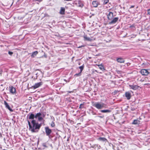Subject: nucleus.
<instances>
[{"mask_svg": "<svg viewBox=\"0 0 150 150\" xmlns=\"http://www.w3.org/2000/svg\"><path fill=\"white\" fill-rule=\"evenodd\" d=\"M84 68V66L83 65H82V66H80L79 67V68L80 69V72H82V70H83Z\"/></svg>", "mask_w": 150, "mask_h": 150, "instance_id": "23", "label": "nucleus"}, {"mask_svg": "<svg viewBox=\"0 0 150 150\" xmlns=\"http://www.w3.org/2000/svg\"><path fill=\"white\" fill-rule=\"evenodd\" d=\"M108 19L109 20H111L113 17V13L111 12H110L107 15Z\"/></svg>", "mask_w": 150, "mask_h": 150, "instance_id": "8", "label": "nucleus"}, {"mask_svg": "<svg viewBox=\"0 0 150 150\" xmlns=\"http://www.w3.org/2000/svg\"><path fill=\"white\" fill-rule=\"evenodd\" d=\"M98 140L102 141H105L106 140V139L104 137H100L98 138Z\"/></svg>", "mask_w": 150, "mask_h": 150, "instance_id": "22", "label": "nucleus"}, {"mask_svg": "<svg viewBox=\"0 0 150 150\" xmlns=\"http://www.w3.org/2000/svg\"><path fill=\"white\" fill-rule=\"evenodd\" d=\"M134 6H132L131 7V8H134Z\"/></svg>", "mask_w": 150, "mask_h": 150, "instance_id": "38", "label": "nucleus"}, {"mask_svg": "<svg viewBox=\"0 0 150 150\" xmlns=\"http://www.w3.org/2000/svg\"><path fill=\"white\" fill-rule=\"evenodd\" d=\"M147 12L150 15V9L147 10Z\"/></svg>", "mask_w": 150, "mask_h": 150, "instance_id": "32", "label": "nucleus"}, {"mask_svg": "<svg viewBox=\"0 0 150 150\" xmlns=\"http://www.w3.org/2000/svg\"><path fill=\"white\" fill-rule=\"evenodd\" d=\"M125 97L127 100H129L131 97V93L129 92H126L125 93Z\"/></svg>", "mask_w": 150, "mask_h": 150, "instance_id": "12", "label": "nucleus"}, {"mask_svg": "<svg viewBox=\"0 0 150 150\" xmlns=\"http://www.w3.org/2000/svg\"><path fill=\"white\" fill-rule=\"evenodd\" d=\"M100 111L102 113H108L111 112V110H102Z\"/></svg>", "mask_w": 150, "mask_h": 150, "instance_id": "16", "label": "nucleus"}, {"mask_svg": "<svg viewBox=\"0 0 150 150\" xmlns=\"http://www.w3.org/2000/svg\"><path fill=\"white\" fill-rule=\"evenodd\" d=\"M28 122L29 127V129L32 132H38L41 126V123L39 124L34 120H32L31 121V124L28 120Z\"/></svg>", "mask_w": 150, "mask_h": 150, "instance_id": "1", "label": "nucleus"}, {"mask_svg": "<svg viewBox=\"0 0 150 150\" xmlns=\"http://www.w3.org/2000/svg\"><path fill=\"white\" fill-rule=\"evenodd\" d=\"M45 129L46 135L48 136L50 138V135L52 132L51 129H50L48 127H45Z\"/></svg>", "mask_w": 150, "mask_h": 150, "instance_id": "3", "label": "nucleus"}, {"mask_svg": "<svg viewBox=\"0 0 150 150\" xmlns=\"http://www.w3.org/2000/svg\"><path fill=\"white\" fill-rule=\"evenodd\" d=\"M109 2L108 0H105L104 1L103 4L104 5H105L106 4H107L108 2Z\"/></svg>", "mask_w": 150, "mask_h": 150, "instance_id": "25", "label": "nucleus"}, {"mask_svg": "<svg viewBox=\"0 0 150 150\" xmlns=\"http://www.w3.org/2000/svg\"><path fill=\"white\" fill-rule=\"evenodd\" d=\"M92 114H93V115H96V113H95V112H93V111H92Z\"/></svg>", "mask_w": 150, "mask_h": 150, "instance_id": "34", "label": "nucleus"}, {"mask_svg": "<svg viewBox=\"0 0 150 150\" xmlns=\"http://www.w3.org/2000/svg\"><path fill=\"white\" fill-rule=\"evenodd\" d=\"M84 45H81V46H80L79 47H78V48H81L82 47H84Z\"/></svg>", "mask_w": 150, "mask_h": 150, "instance_id": "33", "label": "nucleus"}, {"mask_svg": "<svg viewBox=\"0 0 150 150\" xmlns=\"http://www.w3.org/2000/svg\"><path fill=\"white\" fill-rule=\"evenodd\" d=\"M34 118H38V117L37 116L36 114V115H35Z\"/></svg>", "mask_w": 150, "mask_h": 150, "instance_id": "36", "label": "nucleus"}, {"mask_svg": "<svg viewBox=\"0 0 150 150\" xmlns=\"http://www.w3.org/2000/svg\"><path fill=\"white\" fill-rule=\"evenodd\" d=\"M98 66L99 67V68L102 70L103 71L105 70L103 66V65H98Z\"/></svg>", "mask_w": 150, "mask_h": 150, "instance_id": "21", "label": "nucleus"}, {"mask_svg": "<svg viewBox=\"0 0 150 150\" xmlns=\"http://www.w3.org/2000/svg\"><path fill=\"white\" fill-rule=\"evenodd\" d=\"M118 17H115L110 22H109V24H115L118 21Z\"/></svg>", "mask_w": 150, "mask_h": 150, "instance_id": "6", "label": "nucleus"}, {"mask_svg": "<svg viewBox=\"0 0 150 150\" xmlns=\"http://www.w3.org/2000/svg\"><path fill=\"white\" fill-rule=\"evenodd\" d=\"M36 115H37V116H38V117H41V116L42 115L41 114L40 112H39V113H37Z\"/></svg>", "mask_w": 150, "mask_h": 150, "instance_id": "28", "label": "nucleus"}, {"mask_svg": "<svg viewBox=\"0 0 150 150\" xmlns=\"http://www.w3.org/2000/svg\"><path fill=\"white\" fill-rule=\"evenodd\" d=\"M140 73L142 75L144 76H147L149 73L147 70L144 69H141Z\"/></svg>", "mask_w": 150, "mask_h": 150, "instance_id": "4", "label": "nucleus"}, {"mask_svg": "<svg viewBox=\"0 0 150 150\" xmlns=\"http://www.w3.org/2000/svg\"><path fill=\"white\" fill-rule=\"evenodd\" d=\"M81 72H80L78 74H76L74 75V76H80L81 75Z\"/></svg>", "mask_w": 150, "mask_h": 150, "instance_id": "24", "label": "nucleus"}, {"mask_svg": "<svg viewBox=\"0 0 150 150\" xmlns=\"http://www.w3.org/2000/svg\"><path fill=\"white\" fill-rule=\"evenodd\" d=\"M42 145L44 147L47 148L48 147L46 145V143H45L42 144Z\"/></svg>", "mask_w": 150, "mask_h": 150, "instance_id": "27", "label": "nucleus"}, {"mask_svg": "<svg viewBox=\"0 0 150 150\" xmlns=\"http://www.w3.org/2000/svg\"><path fill=\"white\" fill-rule=\"evenodd\" d=\"M51 125L52 127H54L55 126V124L54 122H52L51 124Z\"/></svg>", "mask_w": 150, "mask_h": 150, "instance_id": "29", "label": "nucleus"}, {"mask_svg": "<svg viewBox=\"0 0 150 150\" xmlns=\"http://www.w3.org/2000/svg\"><path fill=\"white\" fill-rule=\"evenodd\" d=\"M38 52L37 51L33 52L31 55V57H34L37 55V54H38Z\"/></svg>", "mask_w": 150, "mask_h": 150, "instance_id": "20", "label": "nucleus"}, {"mask_svg": "<svg viewBox=\"0 0 150 150\" xmlns=\"http://www.w3.org/2000/svg\"><path fill=\"white\" fill-rule=\"evenodd\" d=\"M2 71H0V74H2Z\"/></svg>", "mask_w": 150, "mask_h": 150, "instance_id": "39", "label": "nucleus"}, {"mask_svg": "<svg viewBox=\"0 0 150 150\" xmlns=\"http://www.w3.org/2000/svg\"><path fill=\"white\" fill-rule=\"evenodd\" d=\"M95 71L96 72H97V70H95Z\"/></svg>", "mask_w": 150, "mask_h": 150, "instance_id": "40", "label": "nucleus"}, {"mask_svg": "<svg viewBox=\"0 0 150 150\" xmlns=\"http://www.w3.org/2000/svg\"><path fill=\"white\" fill-rule=\"evenodd\" d=\"M83 105V104H81L79 107V108L81 109L83 108V107L82 106V105Z\"/></svg>", "mask_w": 150, "mask_h": 150, "instance_id": "30", "label": "nucleus"}, {"mask_svg": "<svg viewBox=\"0 0 150 150\" xmlns=\"http://www.w3.org/2000/svg\"><path fill=\"white\" fill-rule=\"evenodd\" d=\"M84 40L88 41H91L92 39L88 37L86 35L84 36Z\"/></svg>", "mask_w": 150, "mask_h": 150, "instance_id": "19", "label": "nucleus"}, {"mask_svg": "<svg viewBox=\"0 0 150 150\" xmlns=\"http://www.w3.org/2000/svg\"><path fill=\"white\" fill-rule=\"evenodd\" d=\"M42 82L37 83H35L34 86H32V87L33 89H35L39 87L41 85H42Z\"/></svg>", "mask_w": 150, "mask_h": 150, "instance_id": "5", "label": "nucleus"}, {"mask_svg": "<svg viewBox=\"0 0 150 150\" xmlns=\"http://www.w3.org/2000/svg\"><path fill=\"white\" fill-rule=\"evenodd\" d=\"M76 4L78 6L81 8L82 7L84 6L83 2L81 0H79L76 3Z\"/></svg>", "mask_w": 150, "mask_h": 150, "instance_id": "7", "label": "nucleus"}, {"mask_svg": "<svg viewBox=\"0 0 150 150\" xmlns=\"http://www.w3.org/2000/svg\"><path fill=\"white\" fill-rule=\"evenodd\" d=\"M98 117H100V118H103L104 117V116H99Z\"/></svg>", "mask_w": 150, "mask_h": 150, "instance_id": "35", "label": "nucleus"}, {"mask_svg": "<svg viewBox=\"0 0 150 150\" xmlns=\"http://www.w3.org/2000/svg\"><path fill=\"white\" fill-rule=\"evenodd\" d=\"M117 61L120 63H124L125 62V60L122 58H118L117 59Z\"/></svg>", "mask_w": 150, "mask_h": 150, "instance_id": "15", "label": "nucleus"}, {"mask_svg": "<svg viewBox=\"0 0 150 150\" xmlns=\"http://www.w3.org/2000/svg\"><path fill=\"white\" fill-rule=\"evenodd\" d=\"M38 120L39 121H41L43 120V118L42 117H38Z\"/></svg>", "mask_w": 150, "mask_h": 150, "instance_id": "26", "label": "nucleus"}, {"mask_svg": "<svg viewBox=\"0 0 150 150\" xmlns=\"http://www.w3.org/2000/svg\"><path fill=\"white\" fill-rule=\"evenodd\" d=\"M64 8L63 7H61L60 11V13L62 14H64Z\"/></svg>", "mask_w": 150, "mask_h": 150, "instance_id": "17", "label": "nucleus"}, {"mask_svg": "<svg viewBox=\"0 0 150 150\" xmlns=\"http://www.w3.org/2000/svg\"><path fill=\"white\" fill-rule=\"evenodd\" d=\"M130 88L135 90L138 88V86L136 85H129Z\"/></svg>", "mask_w": 150, "mask_h": 150, "instance_id": "14", "label": "nucleus"}, {"mask_svg": "<svg viewBox=\"0 0 150 150\" xmlns=\"http://www.w3.org/2000/svg\"><path fill=\"white\" fill-rule=\"evenodd\" d=\"M37 73H36V75H37Z\"/></svg>", "mask_w": 150, "mask_h": 150, "instance_id": "42", "label": "nucleus"}, {"mask_svg": "<svg viewBox=\"0 0 150 150\" xmlns=\"http://www.w3.org/2000/svg\"><path fill=\"white\" fill-rule=\"evenodd\" d=\"M4 104L5 106V107L8 109L10 111H13V110L12 109H11L9 105H8V103L6 102V101H4Z\"/></svg>", "mask_w": 150, "mask_h": 150, "instance_id": "9", "label": "nucleus"}, {"mask_svg": "<svg viewBox=\"0 0 150 150\" xmlns=\"http://www.w3.org/2000/svg\"><path fill=\"white\" fill-rule=\"evenodd\" d=\"M104 104L103 103H93V105L96 107L97 109L99 110L101 109L104 107Z\"/></svg>", "mask_w": 150, "mask_h": 150, "instance_id": "2", "label": "nucleus"}, {"mask_svg": "<svg viewBox=\"0 0 150 150\" xmlns=\"http://www.w3.org/2000/svg\"><path fill=\"white\" fill-rule=\"evenodd\" d=\"M9 88L10 92L12 94H14L16 92L15 88L12 86L9 87Z\"/></svg>", "mask_w": 150, "mask_h": 150, "instance_id": "13", "label": "nucleus"}, {"mask_svg": "<svg viewBox=\"0 0 150 150\" xmlns=\"http://www.w3.org/2000/svg\"><path fill=\"white\" fill-rule=\"evenodd\" d=\"M142 65L143 66H144L145 65V63H143L142 64Z\"/></svg>", "mask_w": 150, "mask_h": 150, "instance_id": "37", "label": "nucleus"}, {"mask_svg": "<svg viewBox=\"0 0 150 150\" xmlns=\"http://www.w3.org/2000/svg\"><path fill=\"white\" fill-rule=\"evenodd\" d=\"M8 53L10 55H12V54H13V52H11L9 51L8 52Z\"/></svg>", "mask_w": 150, "mask_h": 150, "instance_id": "31", "label": "nucleus"}, {"mask_svg": "<svg viewBox=\"0 0 150 150\" xmlns=\"http://www.w3.org/2000/svg\"><path fill=\"white\" fill-rule=\"evenodd\" d=\"M35 115L32 113H29L27 116V118L29 119L33 120L34 118Z\"/></svg>", "mask_w": 150, "mask_h": 150, "instance_id": "10", "label": "nucleus"}, {"mask_svg": "<svg viewBox=\"0 0 150 150\" xmlns=\"http://www.w3.org/2000/svg\"><path fill=\"white\" fill-rule=\"evenodd\" d=\"M6 150V149H3V150Z\"/></svg>", "mask_w": 150, "mask_h": 150, "instance_id": "41", "label": "nucleus"}, {"mask_svg": "<svg viewBox=\"0 0 150 150\" xmlns=\"http://www.w3.org/2000/svg\"><path fill=\"white\" fill-rule=\"evenodd\" d=\"M92 4L93 7H97L99 4V3L97 1H92Z\"/></svg>", "mask_w": 150, "mask_h": 150, "instance_id": "11", "label": "nucleus"}, {"mask_svg": "<svg viewBox=\"0 0 150 150\" xmlns=\"http://www.w3.org/2000/svg\"><path fill=\"white\" fill-rule=\"evenodd\" d=\"M139 122V121L137 120H134L132 123V124L136 125L138 124Z\"/></svg>", "mask_w": 150, "mask_h": 150, "instance_id": "18", "label": "nucleus"}]
</instances>
